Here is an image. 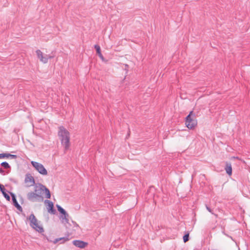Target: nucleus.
Wrapping results in <instances>:
<instances>
[{"mask_svg":"<svg viewBox=\"0 0 250 250\" xmlns=\"http://www.w3.org/2000/svg\"><path fill=\"white\" fill-rule=\"evenodd\" d=\"M95 48L96 49L97 53L98 54L99 57L101 58V59H102V60L103 61H104V58L101 53V48L100 46L98 45H95Z\"/></svg>","mask_w":250,"mask_h":250,"instance_id":"13","label":"nucleus"},{"mask_svg":"<svg viewBox=\"0 0 250 250\" xmlns=\"http://www.w3.org/2000/svg\"><path fill=\"white\" fill-rule=\"evenodd\" d=\"M73 244L76 247L81 249H83L88 245L87 242L81 240H74L73 241Z\"/></svg>","mask_w":250,"mask_h":250,"instance_id":"9","label":"nucleus"},{"mask_svg":"<svg viewBox=\"0 0 250 250\" xmlns=\"http://www.w3.org/2000/svg\"><path fill=\"white\" fill-rule=\"evenodd\" d=\"M1 165L5 168H8L10 167L9 164L7 162H2L1 164Z\"/></svg>","mask_w":250,"mask_h":250,"instance_id":"17","label":"nucleus"},{"mask_svg":"<svg viewBox=\"0 0 250 250\" xmlns=\"http://www.w3.org/2000/svg\"><path fill=\"white\" fill-rule=\"evenodd\" d=\"M57 208H58V211L62 214V215L61 216L62 222V223H68V214L66 213L65 210L63 208H62L61 206L57 205Z\"/></svg>","mask_w":250,"mask_h":250,"instance_id":"7","label":"nucleus"},{"mask_svg":"<svg viewBox=\"0 0 250 250\" xmlns=\"http://www.w3.org/2000/svg\"><path fill=\"white\" fill-rule=\"evenodd\" d=\"M198 121L193 111H191L185 119V125L190 130H194L197 126Z\"/></svg>","mask_w":250,"mask_h":250,"instance_id":"3","label":"nucleus"},{"mask_svg":"<svg viewBox=\"0 0 250 250\" xmlns=\"http://www.w3.org/2000/svg\"><path fill=\"white\" fill-rule=\"evenodd\" d=\"M45 203L47 204V209L48 212L53 213L54 205L53 203L50 201H46Z\"/></svg>","mask_w":250,"mask_h":250,"instance_id":"10","label":"nucleus"},{"mask_svg":"<svg viewBox=\"0 0 250 250\" xmlns=\"http://www.w3.org/2000/svg\"><path fill=\"white\" fill-rule=\"evenodd\" d=\"M0 189L1 191V192L2 193L3 196H4V197L7 200L9 201L10 200V196L5 191L4 187V186L2 185H1V186H0Z\"/></svg>","mask_w":250,"mask_h":250,"instance_id":"12","label":"nucleus"},{"mask_svg":"<svg viewBox=\"0 0 250 250\" xmlns=\"http://www.w3.org/2000/svg\"><path fill=\"white\" fill-rule=\"evenodd\" d=\"M225 170L229 176L232 174V167L230 163H226Z\"/></svg>","mask_w":250,"mask_h":250,"instance_id":"11","label":"nucleus"},{"mask_svg":"<svg viewBox=\"0 0 250 250\" xmlns=\"http://www.w3.org/2000/svg\"><path fill=\"white\" fill-rule=\"evenodd\" d=\"M207 209L209 211V212H211V209L210 208H209L208 207H207Z\"/></svg>","mask_w":250,"mask_h":250,"instance_id":"19","label":"nucleus"},{"mask_svg":"<svg viewBox=\"0 0 250 250\" xmlns=\"http://www.w3.org/2000/svg\"><path fill=\"white\" fill-rule=\"evenodd\" d=\"M24 182L26 186L31 187L35 184V180L30 174H27L25 175Z\"/></svg>","mask_w":250,"mask_h":250,"instance_id":"8","label":"nucleus"},{"mask_svg":"<svg viewBox=\"0 0 250 250\" xmlns=\"http://www.w3.org/2000/svg\"><path fill=\"white\" fill-rule=\"evenodd\" d=\"M58 134L62 145L66 150L68 149L70 146V134L68 131L63 126H61L59 127Z\"/></svg>","mask_w":250,"mask_h":250,"instance_id":"2","label":"nucleus"},{"mask_svg":"<svg viewBox=\"0 0 250 250\" xmlns=\"http://www.w3.org/2000/svg\"><path fill=\"white\" fill-rule=\"evenodd\" d=\"M32 165L34 167V168L41 174L42 175H47L48 174L47 170L44 167L43 165L42 164L35 162V161H31V162Z\"/></svg>","mask_w":250,"mask_h":250,"instance_id":"5","label":"nucleus"},{"mask_svg":"<svg viewBox=\"0 0 250 250\" xmlns=\"http://www.w3.org/2000/svg\"><path fill=\"white\" fill-rule=\"evenodd\" d=\"M69 239L67 238L61 237V238H57V239H55L53 241H52V242L55 244L57 243L58 242H59L60 241H62V242L61 243H64V242L67 241Z\"/></svg>","mask_w":250,"mask_h":250,"instance_id":"16","label":"nucleus"},{"mask_svg":"<svg viewBox=\"0 0 250 250\" xmlns=\"http://www.w3.org/2000/svg\"><path fill=\"white\" fill-rule=\"evenodd\" d=\"M45 193V197L50 199L51 194L49 189L42 184H38L34 187L33 191H30L27 195L28 199L32 202H40L43 201L42 196V191Z\"/></svg>","mask_w":250,"mask_h":250,"instance_id":"1","label":"nucleus"},{"mask_svg":"<svg viewBox=\"0 0 250 250\" xmlns=\"http://www.w3.org/2000/svg\"><path fill=\"white\" fill-rule=\"evenodd\" d=\"M36 53L38 58L39 59L40 62L43 63H47L48 62L49 59H51L53 58V56H51L49 55L44 54L41 50L37 49L36 51Z\"/></svg>","mask_w":250,"mask_h":250,"instance_id":"6","label":"nucleus"},{"mask_svg":"<svg viewBox=\"0 0 250 250\" xmlns=\"http://www.w3.org/2000/svg\"><path fill=\"white\" fill-rule=\"evenodd\" d=\"M189 234L188 233L183 236V241L185 243L187 242L188 240Z\"/></svg>","mask_w":250,"mask_h":250,"instance_id":"18","label":"nucleus"},{"mask_svg":"<svg viewBox=\"0 0 250 250\" xmlns=\"http://www.w3.org/2000/svg\"><path fill=\"white\" fill-rule=\"evenodd\" d=\"M11 196H12V200H13V204L14 205V206L19 209H20L21 208V207L20 206V205L18 204L16 199V197L14 195V194L11 193Z\"/></svg>","mask_w":250,"mask_h":250,"instance_id":"14","label":"nucleus"},{"mask_svg":"<svg viewBox=\"0 0 250 250\" xmlns=\"http://www.w3.org/2000/svg\"><path fill=\"white\" fill-rule=\"evenodd\" d=\"M3 170L2 169H0V173L2 172Z\"/></svg>","mask_w":250,"mask_h":250,"instance_id":"20","label":"nucleus"},{"mask_svg":"<svg viewBox=\"0 0 250 250\" xmlns=\"http://www.w3.org/2000/svg\"><path fill=\"white\" fill-rule=\"evenodd\" d=\"M28 220L30 221V225L32 228L39 232H42L44 231L43 227L33 214H31L29 216Z\"/></svg>","mask_w":250,"mask_h":250,"instance_id":"4","label":"nucleus"},{"mask_svg":"<svg viewBox=\"0 0 250 250\" xmlns=\"http://www.w3.org/2000/svg\"><path fill=\"white\" fill-rule=\"evenodd\" d=\"M9 157H12V158H16V155H12V154H8V153H1V154H0V159H2V158H8Z\"/></svg>","mask_w":250,"mask_h":250,"instance_id":"15","label":"nucleus"}]
</instances>
